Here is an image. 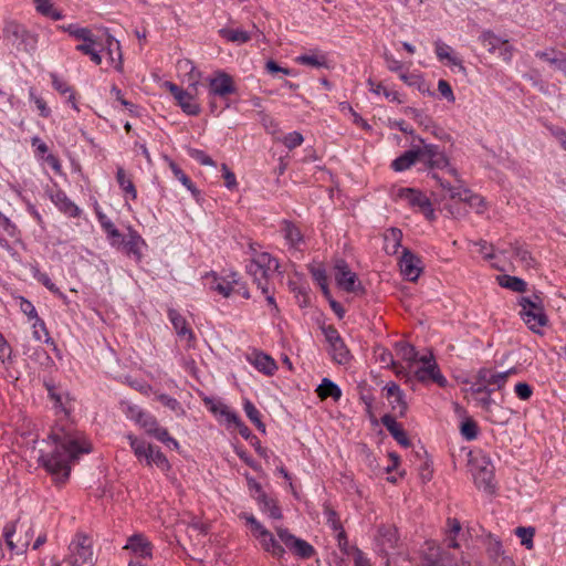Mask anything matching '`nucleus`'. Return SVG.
I'll return each mask as SVG.
<instances>
[{"mask_svg":"<svg viewBox=\"0 0 566 566\" xmlns=\"http://www.w3.org/2000/svg\"><path fill=\"white\" fill-rule=\"evenodd\" d=\"M402 239V232L399 229L391 228L385 234V249L388 253H397Z\"/></svg>","mask_w":566,"mask_h":566,"instance_id":"obj_49","label":"nucleus"},{"mask_svg":"<svg viewBox=\"0 0 566 566\" xmlns=\"http://www.w3.org/2000/svg\"><path fill=\"white\" fill-rule=\"evenodd\" d=\"M126 438L138 462L146 467H156L165 474L170 472L171 464L158 447L130 433L127 434Z\"/></svg>","mask_w":566,"mask_h":566,"instance_id":"obj_2","label":"nucleus"},{"mask_svg":"<svg viewBox=\"0 0 566 566\" xmlns=\"http://www.w3.org/2000/svg\"><path fill=\"white\" fill-rule=\"evenodd\" d=\"M281 231L286 243L294 249H300V245L303 243V234L301 230L293 224L292 222L284 220L282 223Z\"/></svg>","mask_w":566,"mask_h":566,"instance_id":"obj_32","label":"nucleus"},{"mask_svg":"<svg viewBox=\"0 0 566 566\" xmlns=\"http://www.w3.org/2000/svg\"><path fill=\"white\" fill-rule=\"evenodd\" d=\"M0 361L6 369L12 365V348L4 336L0 333Z\"/></svg>","mask_w":566,"mask_h":566,"instance_id":"obj_56","label":"nucleus"},{"mask_svg":"<svg viewBox=\"0 0 566 566\" xmlns=\"http://www.w3.org/2000/svg\"><path fill=\"white\" fill-rule=\"evenodd\" d=\"M239 285V275L234 272L230 273L227 277H218L214 275V282L212 290L218 292L224 297H229L234 294L235 286Z\"/></svg>","mask_w":566,"mask_h":566,"instance_id":"obj_30","label":"nucleus"},{"mask_svg":"<svg viewBox=\"0 0 566 566\" xmlns=\"http://www.w3.org/2000/svg\"><path fill=\"white\" fill-rule=\"evenodd\" d=\"M243 410H244L247 417L255 424V427L259 430L265 431V426L261 420L259 410L249 399L244 400Z\"/></svg>","mask_w":566,"mask_h":566,"instance_id":"obj_53","label":"nucleus"},{"mask_svg":"<svg viewBox=\"0 0 566 566\" xmlns=\"http://www.w3.org/2000/svg\"><path fill=\"white\" fill-rule=\"evenodd\" d=\"M134 412L135 421L148 433L149 436L155 431V429L159 426L156 418L149 415L148 412L143 411L142 409H132Z\"/></svg>","mask_w":566,"mask_h":566,"instance_id":"obj_41","label":"nucleus"},{"mask_svg":"<svg viewBox=\"0 0 566 566\" xmlns=\"http://www.w3.org/2000/svg\"><path fill=\"white\" fill-rule=\"evenodd\" d=\"M515 374L514 368H510L505 371H497L491 367H482L478 370L475 379L484 384L488 388H494V390H502L511 375Z\"/></svg>","mask_w":566,"mask_h":566,"instance_id":"obj_18","label":"nucleus"},{"mask_svg":"<svg viewBox=\"0 0 566 566\" xmlns=\"http://www.w3.org/2000/svg\"><path fill=\"white\" fill-rule=\"evenodd\" d=\"M432 177L437 180L440 187L449 192L450 198L459 199L468 203L476 213L482 214L486 210L484 198L473 193L470 189L462 186L452 187L449 182L443 181L437 174Z\"/></svg>","mask_w":566,"mask_h":566,"instance_id":"obj_7","label":"nucleus"},{"mask_svg":"<svg viewBox=\"0 0 566 566\" xmlns=\"http://www.w3.org/2000/svg\"><path fill=\"white\" fill-rule=\"evenodd\" d=\"M70 555L66 562L71 566H92L93 551L86 536L77 535L69 546Z\"/></svg>","mask_w":566,"mask_h":566,"instance_id":"obj_9","label":"nucleus"},{"mask_svg":"<svg viewBox=\"0 0 566 566\" xmlns=\"http://www.w3.org/2000/svg\"><path fill=\"white\" fill-rule=\"evenodd\" d=\"M35 4V10L48 18H51L52 20H61L62 13L54 8L51 0H33Z\"/></svg>","mask_w":566,"mask_h":566,"instance_id":"obj_50","label":"nucleus"},{"mask_svg":"<svg viewBox=\"0 0 566 566\" xmlns=\"http://www.w3.org/2000/svg\"><path fill=\"white\" fill-rule=\"evenodd\" d=\"M334 277L337 286L348 293L363 292L364 289L345 260H336L334 264Z\"/></svg>","mask_w":566,"mask_h":566,"instance_id":"obj_11","label":"nucleus"},{"mask_svg":"<svg viewBox=\"0 0 566 566\" xmlns=\"http://www.w3.org/2000/svg\"><path fill=\"white\" fill-rule=\"evenodd\" d=\"M381 422L385 428L389 431V433L394 437V439L402 447L407 448L410 446V441L408 436L400 423L396 421V419L390 415H385L381 418Z\"/></svg>","mask_w":566,"mask_h":566,"instance_id":"obj_31","label":"nucleus"},{"mask_svg":"<svg viewBox=\"0 0 566 566\" xmlns=\"http://www.w3.org/2000/svg\"><path fill=\"white\" fill-rule=\"evenodd\" d=\"M171 167V170L175 175V177L188 189L190 190L192 193H195L197 191L196 187L193 186L192 181L190 180V178L176 165V164H171L170 165Z\"/></svg>","mask_w":566,"mask_h":566,"instance_id":"obj_61","label":"nucleus"},{"mask_svg":"<svg viewBox=\"0 0 566 566\" xmlns=\"http://www.w3.org/2000/svg\"><path fill=\"white\" fill-rule=\"evenodd\" d=\"M514 392L521 400H528L533 395V388L527 382H517Z\"/></svg>","mask_w":566,"mask_h":566,"instance_id":"obj_64","label":"nucleus"},{"mask_svg":"<svg viewBox=\"0 0 566 566\" xmlns=\"http://www.w3.org/2000/svg\"><path fill=\"white\" fill-rule=\"evenodd\" d=\"M323 334L328 343V353L333 361L338 365L348 364L352 355L338 331L333 326H326L323 327Z\"/></svg>","mask_w":566,"mask_h":566,"instance_id":"obj_8","label":"nucleus"},{"mask_svg":"<svg viewBox=\"0 0 566 566\" xmlns=\"http://www.w3.org/2000/svg\"><path fill=\"white\" fill-rule=\"evenodd\" d=\"M247 523L251 527L252 535L260 542L262 548L273 555L274 557L281 558L285 554L283 546L275 539L273 534L263 526L253 515L244 516Z\"/></svg>","mask_w":566,"mask_h":566,"instance_id":"obj_6","label":"nucleus"},{"mask_svg":"<svg viewBox=\"0 0 566 566\" xmlns=\"http://www.w3.org/2000/svg\"><path fill=\"white\" fill-rule=\"evenodd\" d=\"M178 69L187 72L188 90L182 94V98L177 99V104L181 107L182 112L190 116H196L200 113V105L197 103L195 94L200 82L201 73L197 70L193 62L190 60L178 61Z\"/></svg>","mask_w":566,"mask_h":566,"instance_id":"obj_4","label":"nucleus"},{"mask_svg":"<svg viewBox=\"0 0 566 566\" xmlns=\"http://www.w3.org/2000/svg\"><path fill=\"white\" fill-rule=\"evenodd\" d=\"M275 531L280 541L297 557L307 559L314 555V547L306 541L295 537L287 528L276 527Z\"/></svg>","mask_w":566,"mask_h":566,"instance_id":"obj_16","label":"nucleus"},{"mask_svg":"<svg viewBox=\"0 0 566 566\" xmlns=\"http://www.w3.org/2000/svg\"><path fill=\"white\" fill-rule=\"evenodd\" d=\"M461 434L468 440L472 441L478 438L479 427L478 423L472 419H467L461 423Z\"/></svg>","mask_w":566,"mask_h":566,"instance_id":"obj_57","label":"nucleus"},{"mask_svg":"<svg viewBox=\"0 0 566 566\" xmlns=\"http://www.w3.org/2000/svg\"><path fill=\"white\" fill-rule=\"evenodd\" d=\"M51 80H52V86L54 87V90H56L62 95L69 94L67 101L71 103L72 108L75 109L76 112H78L80 109L76 104L75 94H74L73 88L63 78L59 77L54 73L51 74Z\"/></svg>","mask_w":566,"mask_h":566,"instance_id":"obj_40","label":"nucleus"},{"mask_svg":"<svg viewBox=\"0 0 566 566\" xmlns=\"http://www.w3.org/2000/svg\"><path fill=\"white\" fill-rule=\"evenodd\" d=\"M520 305L522 307L520 314L527 327L536 334H542V327L548 323L544 308L536 306L530 301H520Z\"/></svg>","mask_w":566,"mask_h":566,"instance_id":"obj_12","label":"nucleus"},{"mask_svg":"<svg viewBox=\"0 0 566 566\" xmlns=\"http://www.w3.org/2000/svg\"><path fill=\"white\" fill-rule=\"evenodd\" d=\"M418 151L419 161L431 169H443L448 166L446 154L437 145L424 144L423 147L418 148Z\"/></svg>","mask_w":566,"mask_h":566,"instance_id":"obj_21","label":"nucleus"},{"mask_svg":"<svg viewBox=\"0 0 566 566\" xmlns=\"http://www.w3.org/2000/svg\"><path fill=\"white\" fill-rule=\"evenodd\" d=\"M510 252L514 255L515 260L524 269L528 270L535 268L536 261L525 247L520 245L517 243L512 244Z\"/></svg>","mask_w":566,"mask_h":566,"instance_id":"obj_38","label":"nucleus"},{"mask_svg":"<svg viewBox=\"0 0 566 566\" xmlns=\"http://www.w3.org/2000/svg\"><path fill=\"white\" fill-rule=\"evenodd\" d=\"M0 231H3L8 237L21 242L20 231L17 226L3 213L0 212Z\"/></svg>","mask_w":566,"mask_h":566,"instance_id":"obj_55","label":"nucleus"},{"mask_svg":"<svg viewBox=\"0 0 566 566\" xmlns=\"http://www.w3.org/2000/svg\"><path fill=\"white\" fill-rule=\"evenodd\" d=\"M15 527V524H7L3 528V537L8 548L11 552L15 554H22L25 552L30 544V532H32V530L31 527L28 528V531L25 532V537L23 539L19 538L18 541H13Z\"/></svg>","mask_w":566,"mask_h":566,"instance_id":"obj_28","label":"nucleus"},{"mask_svg":"<svg viewBox=\"0 0 566 566\" xmlns=\"http://www.w3.org/2000/svg\"><path fill=\"white\" fill-rule=\"evenodd\" d=\"M167 316L175 329L178 340L182 343L187 349L193 348L196 345V336L187 319L175 308H169Z\"/></svg>","mask_w":566,"mask_h":566,"instance_id":"obj_15","label":"nucleus"},{"mask_svg":"<svg viewBox=\"0 0 566 566\" xmlns=\"http://www.w3.org/2000/svg\"><path fill=\"white\" fill-rule=\"evenodd\" d=\"M473 478L479 489L489 493L494 491V468L488 459L483 458L480 462H475Z\"/></svg>","mask_w":566,"mask_h":566,"instance_id":"obj_22","label":"nucleus"},{"mask_svg":"<svg viewBox=\"0 0 566 566\" xmlns=\"http://www.w3.org/2000/svg\"><path fill=\"white\" fill-rule=\"evenodd\" d=\"M480 41L489 52L495 53L503 44H505L506 39L494 34L492 31H484L480 35Z\"/></svg>","mask_w":566,"mask_h":566,"instance_id":"obj_47","label":"nucleus"},{"mask_svg":"<svg viewBox=\"0 0 566 566\" xmlns=\"http://www.w3.org/2000/svg\"><path fill=\"white\" fill-rule=\"evenodd\" d=\"M323 513L326 518V523L334 531L338 544L340 545L342 541L346 539V535L337 513L333 510V507L329 504H324Z\"/></svg>","mask_w":566,"mask_h":566,"instance_id":"obj_34","label":"nucleus"},{"mask_svg":"<svg viewBox=\"0 0 566 566\" xmlns=\"http://www.w3.org/2000/svg\"><path fill=\"white\" fill-rule=\"evenodd\" d=\"M74 38L82 41L75 49L88 55L94 64L101 65L102 57L97 55V50H99L101 46V43L97 42L99 34L93 33L92 30L87 28H80V30H76Z\"/></svg>","mask_w":566,"mask_h":566,"instance_id":"obj_13","label":"nucleus"},{"mask_svg":"<svg viewBox=\"0 0 566 566\" xmlns=\"http://www.w3.org/2000/svg\"><path fill=\"white\" fill-rule=\"evenodd\" d=\"M517 537L521 539V544L527 549L533 548V537L535 530L533 527H517L515 531Z\"/></svg>","mask_w":566,"mask_h":566,"instance_id":"obj_58","label":"nucleus"},{"mask_svg":"<svg viewBox=\"0 0 566 566\" xmlns=\"http://www.w3.org/2000/svg\"><path fill=\"white\" fill-rule=\"evenodd\" d=\"M281 142L286 148L294 149L303 144L304 138L301 133L292 132L286 134Z\"/></svg>","mask_w":566,"mask_h":566,"instance_id":"obj_59","label":"nucleus"},{"mask_svg":"<svg viewBox=\"0 0 566 566\" xmlns=\"http://www.w3.org/2000/svg\"><path fill=\"white\" fill-rule=\"evenodd\" d=\"M420 263L419 258L410 251L405 250L399 262L400 272L403 277L409 281H416L422 271Z\"/></svg>","mask_w":566,"mask_h":566,"instance_id":"obj_27","label":"nucleus"},{"mask_svg":"<svg viewBox=\"0 0 566 566\" xmlns=\"http://www.w3.org/2000/svg\"><path fill=\"white\" fill-rule=\"evenodd\" d=\"M97 42L101 43L97 55L103 59V54L107 56L108 64L117 71L123 69V60L119 42L109 33H102Z\"/></svg>","mask_w":566,"mask_h":566,"instance_id":"obj_14","label":"nucleus"},{"mask_svg":"<svg viewBox=\"0 0 566 566\" xmlns=\"http://www.w3.org/2000/svg\"><path fill=\"white\" fill-rule=\"evenodd\" d=\"M422 384L434 382L446 387L447 378L441 374L440 368L431 353L420 356L417 365H413V380Z\"/></svg>","mask_w":566,"mask_h":566,"instance_id":"obj_5","label":"nucleus"},{"mask_svg":"<svg viewBox=\"0 0 566 566\" xmlns=\"http://www.w3.org/2000/svg\"><path fill=\"white\" fill-rule=\"evenodd\" d=\"M396 350L398 356L403 359L407 364H409V367L412 368L413 365H417L419 361L420 356L418 355V352L416 348L405 342L397 343Z\"/></svg>","mask_w":566,"mask_h":566,"instance_id":"obj_42","label":"nucleus"},{"mask_svg":"<svg viewBox=\"0 0 566 566\" xmlns=\"http://www.w3.org/2000/svg\"><path fill=\"white\" fill-rule=\"evenodd\" d=\"M247 360L260 373L272 376L277 370L275 360L263 352H252L247 356Z\"/></svg>","mask_w":566,"mask_h":566,"instance_id":"obj_26","label":"nucleus"},{"mask_svg":"<svg viewBox=\"0 0 566 566\" xmlns=\"http://www.w3.org/2000/svg\"><path fill=\"white\" fill-rule=\"evenodd\" d=\"M391 368L394 369L395 374L398 377L403 378L407 384H410L413 381V367L410 368L409 365L407 367H405L402 365H398L395 361V365H392Z\"/></svg>","mask_w":566,"mask_h":566,"instance_id":"obj_63","label":"nucleus"},{"mask_svg":"<svg viewBox=\"0 0 566 566\" xmlns=\"http://www.w3.org/2000/svg\"><path fill=\"white\" fill-rule=\"evenodd\" d=\"M33 337L39 342H44L46 344H51L54 349H56L55 343L50 337L45 323L41 318H35L33 325Z\"/></svg>","mask_w":566,"mask_h":566,"instance_id":"obj_51","label":"nucleus"},{"mask_svg":"<svg viewBox=\"0 0 566 566\" xmlns=\"http://www.w3.org/2000/svg\"><path fill=\"white\" fill-rule=\"evenodd\" d=\"M122 245H124L127 254L134 255L139 260L142 258V248L145 245V241L136 230L129 228L128 239H124V243Z\"/></svg>","mask_w":566,"mask_h":566,"instance_id":"obj_33","label":"nucleus"},{"mask_svg":"<svg viewBox=\"0 0 566 566\" xmlns=\"http://www.w3.org/2000/svg\"><path fill=\"white\" fill-rule=\"evenodd\" d=\"M494 388H489L484 394L474 397L475 405L485 413V418L493 423H504L506 418L501 413L502 407L492 398Z\"/></svg>","mask_w":566,"mask_h":566,"instance_id":"obj_17","label":"nucleus"},{"mask_svg":"<svg viewBox=\"0 0 566 566\" xmlns=\"http://www.w3.org/2000/svg\"><path fill=\"white\" fill-rule=\"evenodd\" d=\"M260 510L268 514L269 517L273 520H281L282 518V512L280 507L276 505V502L269 497L266 494L260 495V499L256 500Z\"/></svg>","mask_w":566,"mask_h":566,"instance_id":"obj_43","label":"nucleus"},{"mask_svg":"<svg viewBox=\"0 0 566 566\" xmlns=\"http://www.w3.org/2000/svg\"><path fill=\"white\" fill-rule=\"evenodd\" d=\"M33 277L42 283L50 292L55 295L64 296L60 289L52 282L46 273L41 272L36 266L32 268Z\"/></svg>","mask_w":566,"mask_h":566,"instance_id":"obj_54","label":"nucleus"},{"mask_svg":"<svg viewBox=\"0 0 566 566\" xmlns=\"http://www.w3.org/2000/svg\"><path fill=\"white\" fill-rule=\"evenodd\" d=\"M189 156L203 166H217L216 161L201 149H189Z\"/></svg>","mask_w":566,"mask_h":566,"instance_id":"obj_60","label":"nucleus"},{"mask_svg":"<svg viewBox=\"0 0 566 566\" xmlns=\"http://www.w3.org/2000/svg\"><path fill=\"white\" fill-rule=\"evenodd\" d=\"M168 448H172L175 450L179 449V442L172 438L166 428L158 426L155 431L150 434Z\"/></svg>","mask_w":566,"mask_h":566,"instance_id":"obj_52","label":"nucleus"},{"mask_svg":"<svg viewBox=\"0 0 566 566\" xmlns=\"http://www.w3.org/2000/svg\"><path fill=\"white\" fill-rule=\"evenodd\" d=\"M116 180L118 182L119 188L125 193L126 198L130 200H135L137 198V190L133 184L132 178L126 174L124 168H117Z\"/></svg>","mask_w":566,"mask_h":566,"instance_id":"obj_39","label":"nucleus"},{"mask_svg":"<svg viewBox=\"0 0 566 566\" xmlns=\"http://www.w3.org/2000/svg\"><path fill=\"white\" fill-rule=\"evenodd\" d=\"M536 57L548 62L554 65L557 70L566 73V59L563 53H556L554 50L549 51H538L536 52Z\"/></svg>","mask_w":566,"mask_h":566,"instance_id":"obj_46","label":"nucleus"},{"mask_svg":"<svg viewBox=\"0 0 566 566\" xmlns=\"http://www.w3.org/2000/svg\"><path fill=\"white\" fill-rule=\"evenodd\" d=\"M434 52L439 61L447 62L449 65L458 67L464 72L465 67L462 60L454 53L453 49L441 40L434 41Z\"/></svg>","mask_w":566,"mask_h":566,"instance_id":"obj_29","label":"nucleus"},{"mask_svg":"<svg viewBox=\"0 0 566 566\" xmlns=\"http://www.w3.org/2000/svg\"><path fill=\"white\" fill-rule=\"evenodd\" d=\"M396 197L405 201L409 207L418 209L428 220L434 219V210L430 199L419 190L413 188H400Z\"/></svg>","mask_w":566,"mask_h":566,"instance_id":"obj_10","label":"nucleus"},{"mask_svg":"<svg viewBox=\"0 0 566 566\" xmlns=\"http://www.w3.org/2000/svg\"><path fill=\"white\" fill-rule=\"evenodd\" d=\"M422 566H471L463 557L460 563L453 560L448 552H441L434 543H428V552L426 553Z\"/></svg>","mask_w":566,"mask_h":566,"instance_id":"obj_19","label":"nucleus"},{"mask_svg":"<svg viewBox=\"0 0 566 566\" xmlns=\"http://www.w3.org/2000/svg\"><path fill=\"white\" fill-rule=\"evenodd\" d=\"M386 398L388 399L392 410L400 417H403L408 410L405 392L394 381L388 382L384 387Z\"/></svg>","mask_w":566,"mask_h":566,"instance_id":"obj_23","label":"nucleus"},{"mask_svg":"<svg viewBox=\"0 0 566 566\" xmlns=\"http://www.w3.org/2000/svg\"><path fill=\"white\" fill-rule=\"evenodd\" d=\"M496 281L500 286L511 290L513 292L523 293L526 291L527 284L524 280L517 276H511V275H499L496 277Z\"/></svg>","mask_w":566,"mask_h":566,"instance_id":"obj_45","label":"nucleus"},{"mask_svg":"<svg viewBox=\"0 0 566 566\" xmlns=\"http://www.w3.org/2000/svg\"><path fill=\"white\" fill-rule=\"evenodd\" d=\"M29 97L31 101L34 102L40 115L44 118L49 117L51 114L50 108L48 107L45 101L42 97H39L35 95V92L33 88H30L29 91Z\"/></svg>","mask_w":566,"mask_h":566,"instance_id":"obj_62","label":"nucleus"},{"mask_svg":"<svg viewBox=\"0 0 566 566\" xmlns=\"http://www.w3.org/2000/svg\"><path fill=\"white\" fill-rule=\"evenodd\" d=\"M280 263L270 253L255 254L247 264V272L263 294L269 292V282L279 272Z\"/></svg>","mask_w":566,"mask_h":566,"instance_id":"obj_3","label":"nucleus"},{"mask_svg":"<svg viewBox=\"0 0 566 566\" xmlns=\"http://www.w3.org/2000/svg\"><path fill=\"white\" fill-rule=\"evenodd\" d=\"M49 197L53 205L65 216L70 218H77L81 216L82 210L63 190L56 189L55 191H51Z\"/></svg>","mask_w":566,"mask_h":566,"instance_id":"obj_24","label":"nucleus"},{"mask_svg":"<svg viewBox=\"0 0 566 566\" xmlns=\"http://www.w3.org/2000/svg\"><path fill=\"white\" fill-rule=\"evenodd\" d=\"M316 394L321 399L332 398L337 401L342 397V390L334 381L328 378H323L321 385L316 388Z\"/></svg>","mask_w":566,"mask_h":566,"instance_id":"obj_37","label":"nucleus"},{"mask_svg":"<svg viewBox=\"0 0 566 566\" xmlns=\"http://www.w3.org/2000/svg\"><path fill=\"white\" fill-rule=\"evenodd\" d=\"M367 85L369 86V91L373 92L376 95H384L387 99L391 102H396L400 104L402 101L400 98V94L396 91H390L386 86H384L381 83H376L371 78L367 81Z\"/></svg>","mask_w":566,"mask_h":566,"instance_id":"obj_48","label":"nucleus"},{"mask_svg":"<svg viewBox=\"0 0 566 566\" xmlns=\"http://www.w3.org/2000/svg\"><path fill=\"white\" fill-rule=\"evenodd\" d=\"M209 95L226 98L227 96L235 93L237 87L233 78L224 73L217 72L212 77L208 80Z\"/></svg>","mask_w":566,"mask_h":566,"instance_id":"obj_20","label":"nucleus"},{"mask_svg":"<svg viewBox=\"0 0 566 566\" xmlns=\"http://www.w3.org/2000/svg\"><path fill=\"white\" fill-rule=\"evenodd\" d=\"M219 34L235 44L247 43L251 39L250 33L242 29L222 28L219 30Z\"/></svg>","mask_w":566,"mask_h":566,"instance_id":"obj_44","label":"nucleus"},{"mask_svg":"<svg viewBox=\"0 0 566 566\" xmlns=\"http://www.w3.org/2000/svg\"><path fill=\"white\" fill-rule=\"evenodd\" d=\"M49 439L52 441L51 451L39 450V461L53 476L56 483H64L70 475L72 464L81 454L91 452V443L81 432L54 430Z\"/></svg>","mask_w":566,"mask_h":566,"instance_id":"obj_1","label":"nucleus"},{"mask_svg":"<svg viewBox=\"0 0 566 566\" xmlns=\"http://www.w3.org/2000/svg\"><path fill=\"white\" fill-rule=\"evenodd\" d=\"M124 549L129 551L137 557L151 558L153 557V545L147 537L140 533L134 534L128 537Z\"/></svg>","mask_w":566,"mask_h":566,"instance_id":"obj_25","label":"nucleus"},{"mask_svg":"<svg viewBox=\"0 0 566 566\" xmlns=\"http://www.w3.org/2000/svg\"><path fill=\"white\" fill-rule=\"evenodd\" d=\"M295 61L301 65H308L315 69L328 67L327 55L318 51L298 55Z\"/></svg>","mask_w":566,"mask_h":566,"instance_id":"obj_35","label":"nucleus"},{"mask_svg":"<svg viewBox=\"0 0 566 566\" xmlns=\"http://www.w3.org/2000/svg\"><path fill=\"white\" fill-rule=\"evenodd\" d=\"M419 161V151L417 149H410L405 151L402 155L397 157L391 163V168L395 171H405Z\"/></svg>","mask_w":566,"mask_h":566,"instance_id":"obj_36","label":"nucleus"}]
</instances>
